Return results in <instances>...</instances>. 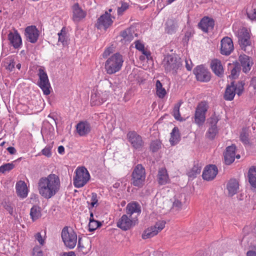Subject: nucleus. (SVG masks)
I'll use <instances>...</instances> for the list:
<instances>
[{"label":"nucleus","instance_id":"nucleus-1","mask_svg":"<svg viewBox=\"0 0 256 256\" xmlns=\"http://www.w3.org/2000/svg\"><path fill=\"white\" fill-rule=\"evenodd\" d=\"M60 185L59 177H42L38 184L39 193L44 198H50L59 190Z\"/></svg>","mask_w":256,"mask_h":256},{"label":"nucleus","instance_id":"nucleus-2","mask_svg":"<svg viewBox=\"0 0 256 256\" xmlns=\"http://www.w3.org/2000/svg\"><path fill=\"white\" fill-rule=\"evenodd\" d=\"M182 59L176 55L168 54L162 61V66L166 73L176 76L182 67Z\"/></svg>","mask_w":256,"mask_h":256},{"label":"nucleus","instance_id":"nucleus-3","mask_svg":"<svg viewBox=\"0 0 256 256\" xmlns=\"http://www.w3.org/2000/svg\"><path fill=\"white\" fill-rule=\"evenodd\" d=\"M123 56L116 52L110 56L104 63V69L108 74H112L118 72L122 69L124 63Z\"/></svg>","mask_w":256,"mask_h":256},{"label":"nucleus","instance_id":"nucleus-4","mask_svg":"<svg viewBox=\"0 0 256 256\" xmlns=\"http://www.w3.org/2000/svg\"><path fill=\"white\" fill-rule=\"evenodd\" d=\"M61 236L64 245L68 248H74L77 242V235L72 228L64 226L61 232Z\"/></svg>","mask_w":256,"mask_h":256},{"label":"nucleus","instance_id":"nucleus-5","mask_svg":"<svg viewBox=\"0 0 256 256\" xmlns=\"http://www.w3.org/2000/svg\"><path fill=\"white\" fill-rule=\"evenodd\" d=\"M38 74L39 78L38 86L42 90L44 94L48 95L50 93V84L44 68L40 67L38 69Z\"/></svg>","mask_w":256,"mask_h":256},{"label":"nucleus","instance_id":"nucleus-6","mask_svg":"<svg viewBox=\"0 0 256 256\" xmlns=\"http://www.w3.org/2000/svg\"><path fill=\"white\" fill-rule=\"evenodd\" d=\"M109 96V92L100 90H94L90 98L92 106H100L106 102Z\"/></svg>","mask_w":256,"mask_h":256},{"label":"nucleus","instance_id":"nucleus-7","mask_svg":"<svg viewBox=\"0 0 256 256\" xmlns=\"http://www.w3.org/2000/svg\"><path fill=\"white\" fill-rule=\"evenodd\" d=\"M208 108V105L206 102H201L197 106L194 114V121L197 124L202 125L204 122Z\"/></svg>","mask_w":256,"mask_h":256},{"label":"nucleus","instance_id":"nucleus-8","mask_svg":"<svg viewBox=\"0 0 256 256\" xmlns=\"http://www.w3.org/2000/svg\"><path fill=\"white\" fill-rule=\"evenodd\" d=\"M128 141L136 150H141L144 146L142 137L134 131L129 132L126 135Z\"/></svg>","mask_w":256,"mask_h":256},{"label":"nucleus","instance_id":"nucleus-9","mask_svg":"<svg viewBox=\"0 0 256 256\" xmlns=\"http://www.w3.org/2000/svg\"><path fill=\"white\" fill-rule=\"evenodd\" d=\"M114 18L115 17L112 16L111 14L104 12V14L100 16L97 20L96 26L98 29L104 28L106 30L112 24Z\"/></svg>","mask_w":256,"mask_h":256},{"label":"nucleus","instance_id":"nucleus-10","mask_svg":"<svg viewBox=\"0 0 256 256\" xmlns=\"http://www.w3.org/2000/svg\"><path fill=\"white\" fill-rule=\"evenodd\" d=\"M166 222L164 221H159L156 223L154 226L146 229L142 234L143 239L151 238L156 236L165 226Z\"/></svg>","mask_w":256,"mask_h":256},{"label":"nucleus","instance_id":"nucleus-11","mask_svg":"<svg viewBox=\"0 0 256 256\" xmlns=\"http://www.w3.org/2000/svg\"><path fill=\"white\" fill-rule=\"evenodd\" d=\"M193 72L198 81L208 82L210 80V73L202 65L198 66L194 68Z\"/></svg>","mask_w":256,"mask_h":256},{"label":"nucleus","instance_id":"nucleus-12","mask_svg":"<svg viewBox=\"0 0 256 256\" xmlns=\"http://www.w3.org/2000/svg\"><path fill=\"white\" fill-rule=\"evenodd\" d=\"M236 146L234 144L226 147L224 153V162L226 164L229 165L232 164L236 158L238 159L240 158V154L236 155Z\"/></svg>","mask_w":256,"mask_h":256},{"label":"nucleus","instance_id":"nucleus-13","mask_svg":"<svg viewBox=\"0 0 256 256\" xmlns=\"http://www.w3.org/2000/svg\"><path fill=\"white\" fill-rule=\"evenodd\" d=\"M72 20L74 22H78L84 19L86 16V12L83 10L78 2L72 6Z\"/></svg>","mask_w":256,"mask_h":256},{"label":"nucleus","instance_id":"nucleus-14","mask_svg":"<svg viewBox=\"0 0 256 256\" xmlns=\"http://www.w3.org/2000/svg\"><path fill=\"white\" fill-rule=\"evenodd\" d=\"M136 224V221L132 220L128 214H123L117 222V226L123 230L130 229Z\"/></svg>","mask_w":256,"mask_h":256},{"label":"nucleus","instance_id":"nucleus-15","mask_svg":"<svg viewBox=\"0 0 256 256\" xmlns=\"http://www.w3.org/2000/svg\"><path fill=\"white\" fill-rule=\"evenodd\" d=\"M40 32L34 26H27L25 29L26 40L31 43H36L39 37Z\"/></svg>","mask_w":256,"mask_h":256},{"label":"nucleus","instance_id":"nucleus-16","mask_svg":"<svg viewBox=\"0 0 256 256\" xmlns=\"http://www.w3.org/2000/svg\"><path fill=\"white\" fill-rule=\"evenodd\" d=\"M8 38L10 44L14 48H19L22 46V38L17 30H14L13 32H10L8 34Z\"/></svg>","mask_w":256,"mask_h":256},{"label":"nucleus","instance_id":"nucleus-17","mask_svg":"<svg viewBox=\"0 0 256 256\" xmlns=\"http://www.w3.org/2000/svg\"><path fill=\"white\" fill-rule=\"evenodd\" d=\"M221 53L224 55H229L234 50L232 40L228 37H225L221 40Z\"/></svg>","mask_w":256,"mask_h":256},{"label":"nucleus","instance_id":"nucleus-18","mask_svg":"<svg viewBox=\"0 0 256 256\" xmlns=\"http://www.w3.org/2000/svg\"><path fill=\"white\" fill-rule=\"evenodd\" d=\"M214 26V20L208 16L204 17L198 23L199 28L205 32L212 30Z\"/></svg>","mask_w":256,"mask_h":256},{"label":"nucleus","instance_id":"nucleus-19","mask_svg":"<svg viewBox=\"0 0 256 256\" xmlns=\"http://www.w3.org/2000/svg\"><path fill=\"white\" fill-rule=\"evenodd\" d=\"M239 182L236 178H230L226 184V190L228 192V196H232L238 193L239 190Z\"/></svg>","mask_w":256,"mask_h":256},{"label":"nucleus","instance_id":"nucleus-20","mask_svg":"<svg viewBox=\"0 0 256 256\" xmlns=\"http://www.w3.org/2000/svg\"><path fill=\"white\" fill-rule=\"evenodd\" d=\"M90 130V124L86 121L80 122L76 126V132L80 136L88 135Z\"/></svg>","mask_w":256,"mask_h":256},{"label":"nucleus","instance_id":"nucleus-21","mask_svg":"<svg viewBox=\"0 0 256 256\" xmlns=\"http://www.w3.org/2000/svg\"><path fill=\"white\" fill-rule=\"evenodd\" d=\"M186 202V196L184 194L175 195L172 202V208L175 210H180L182 209L183 204Z\"/></svg>","mask_w":256,"mask_h":256},{"label":"nucleus","instance_id":"nucleus-22","mask_svg":"<svg viewBox=\"0 0 256 256\" xmlns=\"http://www.w3.org/2000/svg\"><path fill=\"white\" fill-rule=\"evenodd\" d=\"M210 68L216 75L219 77L222 76L224 70L220 60L218 59L212 60L210 63Z\"/></svg>","mask_w":256,"mask_h":256},{"label":"nucleus","instance_id":"nucleus-23","mask_svg":"<svg viewBox=\"0 0 256 256\" xmlns=\"http://www.w3.org/2000/svg\"><path fill=\"white\" fill-rule=\"evenodd\" d=\"M126 214L130 217L134 214H140L141 213V206L136 202H133L128 204L126 208Z\"/></svg>","mask_w":256,"mask_h":256},{"label":"nucleus","instance_id":"nucleus-24","mask_svg":"<svg viewBox=\"0 0 256 256\" xmlns=\"http://www.w3.org/2000/svg\"><path fill=\"white\" fill-rule=\"evenodd\" d=\"M16 192L18 195L22 198H26L28 194V189L26 182L20 180L16 184Z\"/></svg>","mask_w":256,"mask_h":256},{"label":"nucleus","instance_id":"nucleus-25","mask_svg":"<svg viewBox=\"0 0 256 256\" xmlns=\"http://www.w3.org/2000/svg\"><path fill=\"white\" fill-rule=\"evenodd\" d=\"M236 95V88L233 82L230 86L226 87L224 94V98L226 100H232Z\"/></svg>","mask_w":256,"mask_h":256},{"label":"nucleus","instance_id":"nucleus-26","mask_svg":"<svg viewBox=\"0 0 256 256\" xmlns=\"http://www.w3.org/2000/svg\"><path fill=\"white\" fill-rule=\"evenodd\" d=\"M239 61L242 67V70L244 72H247L250 69V58L246 55H240L239 56Z\"/></svg>","mask_w":256,"mask_h":256},{"label":"nucleus","instance_id":"nucleus-27","mask_svg":"<svg viewBox=\"0 0 256 256\" xmlns=\"http://www.w3.org/2000/svg\"><path fill=\"white\" fill-rule=\"evenodd\" d=\"M218 172V168L215 165L210 164L204 168L202 176H216Z\"/></svg>","mask_w":256,"mask_h":256},{"label":"nucleus","instance_id":"nucleus-28","mask_svg":"<svg viewBox=\"0 0 256 256\" xmlns=\"http://www.w3.org/2000/svg\"><path fill=\"white\" fill-rule=\"evenodd\" d=\"M90 180V177H74L73 184L74 187L80 188L83 187Z\"/></svg>","mask_w":256,"mask_h":256},{"label":"nucleus","instance_id":"nucleus-29","mask_svg":"<svg viewBox=\"0 0 256 256\" xmlns=\"http://www.w3.org/2000/svg\"><path fill=\"white\" fill-rule=\"evenodd\" d=\"M156 96L160 98H163L166 94V92L163 88L162 84L159 80H157L156 84Z\"/></svg>","mask_w":256,"mask_h":256},{"label":"nucleus","instance_id":"nucleus-30","mask_svg":"<svg viewBox=\"0 0 256 256\" xmlns=\"http://www.w3.org/2000/svg\"><path fill=\"white\" fill-rule=\"evenodd\" d=\"M170 142L172 145L177 144L180 140L178 128L174 127L170 133Z\"/></svg>","mask_w":256,"mask_h":256},{"label":"nucleus","instance_id":"nucleus-31","mask_svg":"<svg viewBox=\"0 0 256 256\" xmlns=\"http://www.w3.org/2000/svg\"><path fill=\"white\" fill-rule=\"evenodd\" d=\"M41 215L40 208L39 206H34L31 208L30 216L32 221H35L39 218Z\"/></svg>","mask_w":256,"mask_h":256},{"label":"nucleus","instance_id":"nucleus-32","mask_svg":"<svg viewBox=\"0 0 256 256\" xmlns=\"http://www.w3.org/2000/svg\"><path fill=\"white\" fill-rule=\"evenodd\" d=\"M145 174L144 168L141 164H138L134 168L132 176H144Z\"/></svg>","mask_w":256,"mask_h":256},{"label":"nucleus","instance_id":"nucleus-33","mask_svg":"<svg viewBox=\"0 0 256 256\" xmlns=\"http://www.w3.org/2000/svg\"><path fill=\"white\" fill-rule=\"evenodd\" d=\"M58 42H61L62 45L64 46L67 44L68 38L66 36V28L63 27L60 32L58 33Z\"/></svg>","mask_w":256,"mask_h":256},{"label":"nucleus","instance_id":"nucleus-34","mask_svg":"<svg viewBox=\"0 0 256 256\" xmlns=\"http://www.w3.org/2000/svg\"><path fill=\"white\" fill-rule=\"evenodd\" d=\"M130 4L128 3L124 2H121L120 6L117 9V14L118 16L123 15L124 12L129 8Z\"/></svg>","mask_w":256,"mask_h":256},{"label":"nucleus","instance_id":"nucleus-35","mask_svg":"<svg viewBox=\"0 0 256 256\" xmlns=\"http://www.w3.org/2000/svg\"><path fill=\"white\" fill-rule=\"evenodd\" d=\"M76 176H90L88 170L84 166H78L75 171Z\"/></svg>","mask_w":256,"mask_h":256},{"label":"nucleus","instance_id":"nucleus-36","mask_svg":"<svg viewBox=\"0 0 256 256\" xmlns=\"http://www.w3.org/2000/svg\"><path fill=\"white\" fill-rule=\"evenodd\" d=\"M165 31L168 34H172L175 32L176 26L172 21L169 20L166 22Z\"/></svg>","mask_w":256,"mask_h":256},{"label":"nucleus","instance_id":"nucleus-37","mask_svg":"<svg viewBox=\"0 0 256 256\" xmlns=\"http://www.w3.org/2000/svg\"><path fill=\"white\" fill-rule=\"evenodd\" d=\"M248 132L246 130H242L240 134V140L244 144H249Z\"/></svg>","mask_w":256,"mask_h":256},{"label":"nucleus","instance_id":"nucleus-38","mask_svg":"<svg viewBox=\"0 0 256 256\" xmlns=\"http://www.w3.org/2000/svg\"><path fill=\"white\" fill-rule=\"evenodd\" d=\"M162 142L160 140H156L151 142L150 149L152 152H157L161 148Z\"/></svg>","mask_w":256,"mask_h":256},{"label":"nucleus","instance_id":"nucleus-39","mask_svg":"<svg viewBox=\"0 0 256 256\" xmlns=\"http://www.w3.org/2000/svg\"><path fill=\"white\" fill-rule=\"evenodd\" d=\"M246 14L248 18L252 20H256V8L252 6L247 9Z\"/></svg>","mask_w":256,"mask_h":256},{"label":"nucleus","instance_id":"nucleus-40","mask_svg":"<svg viewBox=\"0 0 256 256\" xmlns=\"http://www.w3.org/2000/svg\"><path fill=\"white\" fill-rule=\"evenodd\" d=\"M218 132L217 126H210L206 133L207 136L210 139H213L217 134Z\"/></svg>","mask_w":256,"mask_h":256},{"label":"nucleus","instance_id":"nucleus-41","mask_svg":"<svg viewBox=\"0 0 256 256\" xmlns=\"http://www.w3.org/2000/svg\"><path fill=\"white\" fill-rule=\"evenodd\" d=\"M14 167V165L13 163H8L0 166V172L2 174H4L6 172H9L10 170L13 169Z\"/></svg>","mask_w":256,"mask_h":256},{"label":"nucleus","instance_id":"nucleus-42","mask_svg":"<svg viewBox=\"0 0 256 256\" xmlns=\"http://www.w3.org/2000/svg\"><path fill=\"white\" fill-rule=\"evenodd\" d=\"M101 226V224L98 220H90L88 224V230L90 232H92Z\"/></svg>","mask_w":256,"mask_h":256},{"label":"nucleus","instance_id":"nucleus-43","mask_svg":"<svg viewBox=\"0 0 256 256\" xmlns=\"http://www.w3.org/2000/svg\"><path fill=\"white\" fill-rule=\"evenodd\" d=\"M52 146L50 145L46 146L44 148H43L42 150V154L46 156L47 158L51 157L52 156Z\"/></svg>","mask_w":256,"mask_h":256},{"label":"nucleus","instance_id":"nucleus-44","mask_svg":"<svg viewBox=\"0 0 256 256\" xmlns=\"http://www.w3.org/2000/svg\"><path fill=\"white\" fill-rule=\"evenodd\" d=\"M238 42L242 48L250 45V36H248V38H240V39H238Z\"/></svg>","mask_w":256,"mask_h":256},{"label":"nucleus","instance_id":"nucleus-45","mask_svg":"<svg viewBox=\"0 0 256 256\" xmlns=\"http://www.w3.org/2000/svg\"><path fill=\"white\" fill-rule=\"evenodd\" d=\"M180 104H176L174 105V109H173V116L174 118L177 120H181L182 118L180 113Z\"/></svg>","mask_w":256,"mask_h":256},{"label":"nucleus","instance_id":"nucleus-46","mask_svg":"<svg viewBox=\"0 0 256 256\" xmlns=\"http://www.w3.org/2000/svg\"><path fill=\"white\" fill-rule=\"evenodd\" d=\"M132 183L136 186H142L144 184L145 177H132Z\"/></svg>","mask_w":256,"mask_h":256},{"label":"nucleus","instance_id":"nucleus-47","mask_svg":"<svg viewBox=\"0 0 256 256\" xmlns=\"http://www.w3.org/2000/svg\"><path fill=\"white\" fill-rule=\"evenodd\" d=\"M6 68L10 72H12L16 65V62L14 59L10 58L6 62Z\"/></svg>","mask_w":256,"mask_h":256},{"label":"nucleus","instance_id":"nucleus-48","mask_svg":"<svg viewBox=\"0 0 256 256\" xmlns=\"http://www.w3.org/2000/svg\"><path fill=\"white\" fill-rule=\"evenodd\" d=\"M238 39L240 38H248V36H250L248 30L246 28H240L238 32Z\"/></svg>","mask_w":256,"mask_h":256},{"label":"nucleus","instance_id":"nucleus-49","mask_svg":"<svg viewBox=\"0 0 256 256\" xmlns=\"http://www.w3.org/2000/svg\"><path fill=\"white\" fill-rule=\"evenodd\" d=\"M32 256H44L41 248L39 246H35L32 252Z\"/></svg>","mask_w":256,"mask_h":256},{"label":"nucleus","instance_id":"nucleus-50","mask_svg":"<svg viewBox=\"0 0 256 256\" xmlns=\"http://www.w3.org/2000/svg\"><path fill=\"white\" fill-rule=\"evenodd\" d=\"M140 52L144 54V56H140V60H144L145 59V57L147 60H149L150 58V57L151 53L147 48H144Z\"/></svg>","mask_w":256,"mask_h":256},{"label":"nucleus","instance_id":"nucleus-51","mask_svg":"<svg viewBox=\"0 0 256 256\" xmlns=\"http://www.w3.org/2000/svg\"><path fill=\"white\" fill-rule=\"evenodd\" d=\"M35 239L39 242L41 246H44L45 243V240L42 238L40 232H38L34 235Z\"/></svg>","mask_w":256,"mask_h":256},{"label":"nucleus","instance_id":"nucleus-52","mask_svg":"<svg viewBox=\"0 0 256 256\" xmlns=\"http://www.w3.org/2000/svg\"><path fill=\"white\" fill-rule=\"evenodd\" d=\"M239 72V68L237 66H234L231 70L230 76L232 78H236L238 76Z\"/></svg>","mask_w":256,"mask_h":256},{"label":"nucleus","instance_id":"nucleus-53","mask_svg":"<svg viewBox=\"0 0 256 256\" xmlns=\"http://www.w3.org/2000/svg\"><path fill=\"white\" fill-rule=\"evenodd\" d=\"M158 184L160 185L166 184L170 182L169 177H158Z\"/></svg>","mask_w":256,"mask_h":256},{"label":"nucleus","instance_id":"nucleus-54","mask_svg":"<svg viewBox=\"0 0 256 256\" xmlns=\"http://www.w3.org/2000/svg\"><path fill=\"white\" fill-rule=\"evenodd\" d=\"M202 167L201 166L197 164H195L194 167L192 169V172L193 174H200L201 171Z\"/></svg>","mask_w":256,"mask_h":256},{"label":"nucleus","instance_id":"nucleus-55","mask_svg":"<svg viewBox=\"0 0 256 256\" xmlns=\"http://www.w3.org/2000/svg\"><path fill=\"white\" fill-rule=\"evenodd\" d=\"M4 208L6 209V210L7 212H8L10 214H11V215L12 214L14 208H13V206L11 204L5 202L4 204Z\"/></svg>","mask_w":256,"mask_h":256},{"label":"nucleus","instance_id":"nucleus-56","mask_svg":"<svg viewBox=\"0 0 256 256\" xmlns=\"http://www.w3.org/2000/svg\"><path fill=\"white\" fill-rule=\"evenodd\" d=\"M248 176H256V166H252L249 168Z\"/></svg>","mask_w":256,"mask_h":256},{"label":"nucleus","instance_id":"nucleus-57","mask_svg":"<svg viewBox=\"0 0 256 256\" xmlns=\"http://www.w3.org/2000/svg\"><path fill=\"white\" fill-rule=\"evenodd\" d=\"M219 120V118L216 116H212L210 118V126H216V124Z\"/></svg>","mask_w":256,"mask_h":256},{"label":"nucleus","instance_id":"nucleus-58","mask_svg":"<svg viewBox=\"0 0 256 256\" xmlns=\"http://www.w3.org/2000/svg\"><path fill=\"white\" fill-rule=\"evenodd\" d=\"M236 94V93L238 96H240L244 90V85L242 84H239L235 86Z\"/></svg>","mask_w":256,"mask_h":256},{"label":"nucleus","instance_id":"nucleus-59","mask_svg":"<svg viewBox=\"0 0 256 256\" xmlns=\"http://www.w3.org/2000/svg\"><path fill=\"white\" fill-rule=\"evenodd\" d=\"M248 182L253 189H256V177H248Z\"/></svg>","mask_w":256,"mask_h":256},{"label":"nucleus","instance_id":"nucleus-60","mask_svg":"<svg viewBox=\"0 0 256 256\" xmlns=\"http://www.w3.org/2000/svg\"><path fill=\"white\" fill-rule=\"evenodd\" d=\"M112 48L110 47L107 48L105 49L104 52L102 54V56L104 58H106L109 56L112 52Z\"/></svg>","mask_w":256,"mask_h":256},{"label":"nucleus","instance_id":"nucleus-61","mask_svg":"<svg viewBox=\"0 0 256 256\" xmlns=\"http://www.w3.org/2000/svg\"><path fill=\"white\" fill-rule=\"evenodd\" d=\"M135 47L139 51H141L145 48L144 45L140 40L135 42Z\"/></svg>","mask_w":256,"mask_h":256},{"label":"nucleus","instance_id":"nucleus-62","mask_svg":"<svg viewBox=\"0 0 256 256\" xmlns=\"http://www.w3.org/2000/svg\"><path fill=\"white\" fill-rule=\"evenodd\" d=\"M185 62H186V68L187 69V70H189V71L191 70L192 68V66H193V65H192L191 60H186Z\"/></svg>","mask_w":256,"mask_h":256},{"label":"nucleus","instance_id":"nucleus-63","mask_svg":"<svg viewBox=\"0 0 256 256\" xmlns=\"http://www.w3.org/2000/svg\"><path fill=\"white\" fill-rule=\"evenodd\" d=\"M250 86L252 88L254 92L256 94V77L252 78L250 82Z\"/></svg>","mask_w":256,"mask_h":256},{"label":"nucleus","instance_id":"nucleus-64","mask_svg":"<svg viewBox=\"0 0 256 256\" xmlns=\"http://www.w3.org/2000/svg\"><path fill=\"white\" fill-rule=\"evenodd\" d=\"M158 176H168L167 170L164 168H160Z\"/></svg>","mask_w":256,"mask_h":256}]
</instances>
